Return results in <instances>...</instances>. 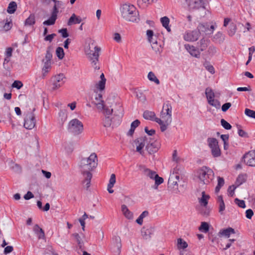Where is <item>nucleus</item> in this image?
<instances>
[{"mask_svg":"<svg viewBox=\"0 0 255 255\" xmlns=\"http://www.w3.org/2000/svg\"><path fill=\"white\" fill-rule=\"evenodd\" d=\"M59 3H55V5L54 6V10L52 12V16L51 17L45 21L43 22L44 25H52L55 23V21L56 19V14L57 13V6Z\"/></svg>","mask_w":255,"mask_h":255,"instance_id":"obj_19","label":"nucleus"},{"mask_svg":"<svg viewBox=\"0 0 255 255\" xmlns=\"http://www.w3.org/2000/svg\"><path fill=\"white\" fill-rule=\"evenodd\" d=\"M64 78V75L63 74H59L55 76L54 78V82L60 83L61 81H62Z\"/></svg>","mask_w":255,"mask_h":255,"instance_id":"obj_61","label":"nucleus"},{"mask_svg":"<svg viewBox=\"0 0 255 255\" xmlns=\"http://www.w3.org/2000/svg\"><path fill=\"white\" fill-rule=\"evenodd\" d=\"M52 57V54L50 51V48H48L45 56V58L43 59V61L51 62V58Z\"/></svg>","mask_w":255,"mask_h":255,"instance_id":"obj_52","label":"nucleus"},{"mask_svg":"<svg viewBox=\"0 0 255 255\" xmlns=\"http://www.w3.org/2000/svg\"><path fill=\"white\" fill-rule=\"evenodd\" d=\"M89 101L92 104L96 106L99 110H103L104 109L105 105L101 94H98L97 93H93L91 97L89 98Z\"/></svg>","mask_w":255,"mask_h":255,"instance_id":"obj_9","label":"nucleus"},{"mask_svg":"<svg viewBox=\"0 0 255 255\" xmlns=\"http://www.w3.org/2000/svg\"><path fill=\"white\" fill-rule=\"evenodd\" d=\"M235 202L241 208H245L246 207L245 202L244 200H241L238 198H236L235 199Z\"/></svg>","mask_w":255,"mask_h":255,"instance_id":"obj_58","label":"nucleus"},{"mask_svg":"<svg viewBox=\"0 0 255 255\" xmlns=\"http://www.w3.org/2000/svg\"><path fill=\"white\" fill-rule=\"evenodd\" d=\"M210 198V196L208 195H207L205 194V192L204 191H203L202 192V197L199 199V202L200 204L204 207H206L208 203V200Z\"/></svg>","mask_w":255,"mask_h":255,"instance_id":"obj_29","label":"nucleus"},{"mask_svg":"<svg viewBox=\"0 0 255 255\" xmlns=\"http://www.w3.org/2000/svg\"><path fill=\"white\" fill-rule=\"evenodd\" d=\"M98 165V158L95 153H92L88 158H82L80 161V167L82 172L83 180L82 185L84 188L88 190L91 185L92 174L90 172Z\"/></svg>","mask_w":255,"mask_h":255,"instance_id":"obj_1","label":"nucleus"},{"mask_svg":"<svg viewBox=\"0 0 255 255\" xmlns=\"http://www.w3.org/2000/svg\"><path fill=\"white\" fill-rule=\"evenodd\" d=\"M56 55L59 59H62L64 57V50L61 47H58L56 50Z\"/></svg>","mask_w":255,"mask_h":255,"instance_id":"obj_51","label":"nucleus"},{"mask_svg":"<svg viewBox=\"0 0 255 255\" xmlns=\"http://www.w3.org/2000/svg\"><path fill=\"white\" fill-rule=\"evenodd\" d=\"M72 236L77 243L79 249L83 251L84 250V243L80 235L78 233H74L72 234Z\"/></svg>","mask_w":255,"mask_h":255,"instance_id":"obj_25","label":"nucleus"},{"mask_svg":"<svg viewBox=\"0 0 255 255\" xmlns=\"http://www.w3.org/2000/svg\"><path fill=\"white\" fill-rule=\"evenodd\" d=\"M101 49L95 45L94 42H92L86 46L85 48V53L88 59L91 61L92 66L95 69H99L98 65V58L99 57V52Z\"/></svg>","mask_w":255,"mask_h":255,"instance_id":"obj_3","label":"nucleus"},{"mask_svg":"<svg viewBox=\"0 0 255 255\" xmlns=\"http://www.w3.org/2000/svg\"><path fill=\"white\" fill-rule=\"evenodd\" d=\"M12 20L10 18H6L5 20L4 24L3 26V28L4 31H7L10 29V28L12 27Z\"/></svg>","mask_w":255,"mask_h":255,"instance_id":"obj_41","label":"nucleus"},{"mask_svg":"<svg viewBox=\"0 0 255 255\" xmlns=\"http://www.w3.org/2000/svg\"><path fill=\"white\" fill-rule=\"evenodd\" d=\"M154 179L155 180V184L157 186H158L163 182V179L162 177H159L158 174L156 175Z\"/></svg>","mask_w":255,"mask_h":255,"instance_id":"obj_59","label":"nucleus"},{"mask_svg":"<svg viewBox=\"0 0 255 255\" xmlns=\"http://www.w3.org/2000/svg\"><path fill=\"white\" fill-rule=\"evenodd\" d=\"M136 97L142 103H145L146 101L145 96L140 91L136 92Z\"/></svg>","mask_w":255,"mask_h":255,"instance_id":"obj_49","label":"nucleus"},{"mask_svg":"<svg viewBox=\"0 0 255 255\" xmlns=\"http://www.w3.org/2000/svg\"><path fill=\"white\" fill-rule=\"evenodd\" d=\"M147 78L150 81L154 82L155 84L158 85L160 83L159 80L156 77L154 73L152 72H149L147 75Z\"/></svg>","mask_w":255,"mask_h":255,"instance_id":"obj_40","label":"nucleus"},{"mask_svg":"<svg viewBox=\"0 0 255 255\" xmlns=\"http://www.w3.org/2000/svg\"><path fill=\"white\" fill-rule=\"evenodd\" d=\"M197 176L200 183L207 185L214 179V173L211 169L204 166L197 171Z\"/></svg>","mask_w":255,"mask_h":255,"instance_id":"obj_5","label":"nucleus"},{"mask_svg":"<svg viewBox=\"0 0 255 255\" xmlns=\"http://www.w3.org/2000/svg\"><path fill=\"white\" fill-rule=\"evenodd\" d=\"M33 231L34 233L37 235L38 238L40 239H44L45 237V234L43 230L39 227L38 225H35L33 227Z\"/></svg>","mask_w":255,"mask_h":255,"instance_id":"obj_26","label":"nucleus"},{"mask_svg":"<svg viewBox=\"0 0 255 255\" xmlns=\"http://www.w3.org/2000/svg\"><path fill=\"white\" fill-rule=\"evenodd\" d=\"M172 107L170 104L164 105L160 113V118H156L155 122L160 126L161 131L163 132L172 122Z\"/></svg>","mask_w":255,"mask_h":255,"instance_id":"obj_2","label":"nucleus"},{"mask_svg":"<svg viewBox=\"0 0 255 255\" xmlns=\"http://www.w3.org/2000/svg\"><path fill=\"white\" fill-rule=\"evenodd\" d=\"M17 8V4L15 1H11L7 7V11L8 13H13Z\"/></svg>","mask_w":255,"mask_h":255,"instance_id":"obj_37","label":"nucleus"},{"mask_svg":"<svg viewBox=\"0 0 255 255\" xmlns=\"http://www.w3.org/2000/svg\"><path fill=\"white\" fill-rule=\"evenodd\" d=\"M74 143L73 142H68L65 147V150H66V154L70 155L74 150Z\"/></svg>","mask_w":255,"mask_h":255,"instance_id":"obj_42","label":"nucleus"},{"mask_svg":"<svg viewBox=\"0 0 255 255\" xmlns=\"http://www.w3.org/2000/svg\"><path fill=\"white\" fill-rule=\"evenodd\" d=\"M151 43L152 49L156 53H160L162 51V48L161 44L158 43L157 39L155 40H152V41L149 42Z\"/></svg>","mask_w":255,"mask_h":255,"instance_id":"obj_24","label":"nucleus"},{"mask_svg":"<svg viewBox=\"0 0 255 255\" xmlns=\"http://www.w3.org/2000/svg\"><path fill=\"white\" fill-rule=\"evenodd\" d=\"M188 247L187 243L182 239L179 238L177 240V248L179 249H184Z\"/></svg>","mask_w":255,"mask_h":255,"instance_id":"obj_44","label":"nucleus"},{"mask_svg":"<svg viewBox=\"0 0 255 255\" xmlns=\"http://www.w3.org/2000/svg\"><path fill=\"white\" fill-rule=\"evenodd\" d=\"M217 52V49L214 46H211L209 47L208 53L210 55H214Z\"/></svg>","mask_w":255,"mask_h":255,"instance_id":"obj_56","label":"nucleus"},{"mask_svg":"<svg viewBox=\"0 0 255 255\" xmlns=\"http://www.w3.org/2000/svg\"><path fill=\"white\" fill-rule=\"evenodd\" d=\"M116 181V175L115 174H112L110 176V180L108 185L111 187H114Z\"/></svg>","mask_w":255,"mask_h":255,"instance_id":"obj_55","label":"nucleus"},{"mask_svg":"<svg viewBox=\"0 0 255 255\" xmlns=\"http://www.w3.org/2000/svg\"><path fill=\"white\" fill-rule=\"evenodd\" d=\"M146 36L149 42L152 41V40H155L156 39H157V36L155 35H154L153 31L150 29L146 31Z\"/></svg>","mask_w":255,"mask_h":255,"instance_id":"obj_43","label":"nucleus"},{"mask_svg":"<svg viewBox=\"0 0 255 255\" xmlns=\"http://www.w3.org/2000/svg\"><path fill=\"white\" fill-rule=\"evenodd\" d=\"M247 179V175L246 174H241L239 175L237 179L236 182L238 184V186L242 184L243 183L245 182Z\"/></svg>","mask_w":255,"mask_h":255,"instance_id":"obj_47","label":"nucleus"},{"mask_svg":"<svg viewBox=\"0 0 255 255\" xmlns=\"http://www.w3.org/2000/svg\"><path fill=\"white\" fill-rule=\"evenodd\" d=\"M175 169H174L173 173L170 174L168 181V188L175 193L179 192L178 182L179 180V176L175 175Z\"/></svg>","mask_w":255,"mask_h":255,"instance_id":"obj_7","label":"nucleus"},{"mask_svg":"<svg viewBox=\"0 0 255 255\" xmlns=\"http://www.w3.org/2000/svg\"><path fill=\"white\" fill-rule=\"evenodd\" d=\"M199 229L204 233H207L209 229V224L206 222H202Z\"/></svg>","mask_w":255,"mask_h":255,"instance_id":"obj_48","label":"nucleus"},{"mask_svg":"<svg viewBox=\"0 0 255 255\" xmlns=\"http://www.w3.org/2000/svg\"><path fill=\"white\" fill-rule=\"evenodd\" d=\"M123 108L120 104L117 105V107L114 109V116L115 118V121L113 124L115 125H119L121 122V120L124 115Z\"/></svg>","mask_w":255,"mask_h":255,"instance_id":"obj_13","label":"nucleus"},{"mask_svg":"<svg viewBox=\"0 0 255 255\" xmlns=\"http://www.w3.org/2000/svg\"><path fill=\"white\" fill-rule=\"evenodd\" d=\"M231 104L230 103H226L224 104L222 107V110L223 112H226L231 107Z\"/></svg>","mask_w":255,"mask_h":255,"instance_id":"obj_63","label":"nucleus"},{"mask_svg":"<svg viewBox=\"0 0 255 255\" xmlns=\"http://www.w3.org/2000/svg\"><path fill=\"white\" fill-rule=\"evenodd\" d=\"M208 103L210 105L215 107L217 109H219L221 107V104L218 100L214 99L211 100H209Z\"/></svg>","mask_w":255,"mask_h":255,"instance_id":"obj_45","label":"nucleus"},{"mask_svg":"<svg viewBox=\"0 0 255 255\" xmlns=\"http://www.w3.org/2000/svg\"><path fill=\"white\" fill-rule=\"evenodd\" d=\"M143 117L148 120H150L155 122L156 117L155 114L154 112L150 111H145L143 114Z\"/></svg>","mask_w":255,"mask_h":255,"instance_id":"obj_23","label":"nucleus"},{"mask_svg":"<svg viewBox=\"0 0 255 255\" xmlns=\"http://www.w3.org/2000/svg\"><path fill=\"white\" fill-rule=\"evenodd\" d=\"M115 121V118L114 117L112 119L109 117H106L104 121V126L105 127H110L111 126H116L113 124V122Z\"/></svg>","mask_w":255,"mask_h":255,"instance_id":"obj_36","label":"nucleus"},{"mask_svg":"<svg viewBox=\"0 0 255 255\" xmlns=\"http://www.w3.org/2000/svg\"><path fill=\"white\" fill-rule=\"evenodd\" d=\"M106 82L104 80H100L95 85L96 88L100 91H103L105 88Z\"/></svg>","mask_w":255,"mask_h":255,"instance_id":"obj_50","label":"nucleus"},{"mask_svg":"<svg viewBox=\"0 0 255 255\" xmlns=\"http://www.w3.org/2000/svg\"><path fill=\"white\" fill-rule=\"evenodd\" d=\"M205 94L207 99V101L215 99V94L211 89L207 88L205 91Z\"/></svg>","mask_w":255,"mask_h":255,"instance_id":"obj_38","label":"nucleus"},{"mask_svg":"<svg viewBox=\"0 0 255 255\" xmlns=\"http://www.w3.org/2000/svg\"><path fill=\"white\" fill-rule=\"evenodd\" d=\"M237 26L234 23H231L229 27V30L228 31V35L230 36H233L234 35L237 31Z\"/></svg>","mask_w":255,"mask_h":255,"instance_id":"obj_39","label":"nucleus"},{"mask_svg":"<svg viewBox=\"0 0 255 255\" xmlns=\"http://www.w3.org/2000/svg\"><path fill=\"white\" fill-rule=\"evenodd\" d=\"M67 129L70 134L74 136H77L83 132V124L79 120L74 119L71 120L68 124Z\"/></svg>","mask_w":255,"mask_h":255,"instance_id":"obj_6","label":"nucleus"},{"mask_svg":"<svg viewBox=\"0 0 255 255\" xmlns=\"http://www.w3.org/2000/svg\"><path fill=\"white\" fill-rule=\"evenodd\" d=\"M215 30L214 25L210 26L208 23H200L197 26V30L201 32L205 33L207 35L211 34Z\"/></svg>","mask_w":255,"mask_h":255,"instance_id":"obj_14","label":"nucleus"},{"mask_svg":"<svg viewBox=\"0 0 255 255\" xmlns=\"http://www.w3.org/2000/svg\"><path fill=\"white\" fill-rule=\"evenodd\" d=\"M235 230L232 228H228L226 229L221 230L218 234L220 237L224 236L226 238H229L231 234H234Z\"/></svg>","mask_w":255,"mask_h":255,"instance_id":"obj_22","label":"nucleus"},{"mask_svg":"<svg viewBox=\"0 0 255 255\" xmlns=\"http://www.w3.org/2000/svg\"><path fill=\"white\" fill-rule=\"evenodd\" d=\"M245 114L252 118L255 119V111L249 109H246L245 111Z\"/></svg>","mask_w":255,"mask_h":255,"instance_id":"obj_53","label":"nucleus"},{"mask_svg":"<svg viewBox=\"0 0 255 255\" xmlns=\"http://www.w3.org/2000/svg\"><path fill=\"white\" fill-rule=\"evenodd\" d=\"M114 241L115 244V248L113 251L116 253L120 254L121 252V248L122 247L121 240L120 237L117 236L114 238Z\"/></svg>","mask_w":255,"mask_h":255,"instance_id":"obj_27","label":"nucleus"},{"mask_svg":"<svg viewBox=\"0 0 255 255\" xmlns=\"http://www.w3.org/2000/svg\"><path fill=\"white\" fill-rule=\"evenodd\" d=\"M141 236L143 239L148 240L151 238V235L152 234V230L151 229H145L144 228H142L141 231Z\"/></svg>","mask_w":255,"mask_h":255,"instance_id":"obj_31","label":"nucleus"},{"mask_svg":"<svg viewBox=\"0 0 255 255\" xmlns=\"http://www.w3.org/2000/svg\"><path fill=\"white\" fill-rule=\"evenodd\" d=\"M200 36V32L197 30H188L185 32L183 38L185 41L193 42L197 40Z\"/></svg>","mask_w":255,"mask_h":255,"instance_id":"obj_11","label":"nucleus"},{"mask_svg":"<svg viewBox=\"0 0 255 255\" xmlns=\"http://www.w3.org/2000/svg\"><path fill=\"white\" fill-rule=\"evenodd\" d=\"M209 42L204 38L201 39L198 42V46L200 51H204L208 46Z\"/></svg>","mask_w":255,"mask_h":255,"instance_id":"obj_28","label":"nucleus"},{"mask_svg":"<svg viewBox=\"0 0 255 255\" xmlns=\"http://www.w3.org/2000/svg\"><path fill=\"white\" fill-rule=\"evenodd\" d=\"M160 147L159 143L157 141H150L146 146V149L151 154L156 152Z\"/></svg>","mask_w":255,"mask_h":255,"instance_id":"obj_15","label":"nucleus"},{"mask_svg":"<svg viewBox=\"0 0 255 255\" xmlns=\"http://www.w3.org/2000/svg\"><path fill=\"white\" fill-rule=\"evenodd\" d=\"M121 210L124 216L128 220H132L133 216V213L130 211L126 205H122Z\"/></svg>","mask_w":255,"mask_h":255,"instance_id":"obj_21","label":"nucleus"},{"mask_svg":"<svg viewBox=\"0 0 255 255\" xmlns=\"http://www.w3.org/2000/svg\"><path fill=\"white\" fill-rule=\"evenodd\" d=\"M147 138L144 137H140L137 138L134 141V143L136 146V151L139 152L141 155L143 154V151L142 150L143 147L145 144V140H146Z\"/></svg>","mask_w":255,"mask_h":255,"instance_id":"obj_16","label":"nucleus"},{"mask_svg":"<svg viewBox=\"0 0 255 255\" xmlns=\"http://www.w3.org/2000/svg\"><path fill=\"white\" fill-rule=\"evenodd\" d=\"M221 124L226 129H230L232 128L231 125L224 119H221Z\"/></svg>","mask_w":255,"mask_h":255,"instance_id":"obj_54","label":"nucleus"},{"mask_svg":"<svg viewBox=\"0 0 255 255\" xmlns=\"http://www.w3.org/2000/svg\"><path fill=\"white\" fill-rule=\"evenodd\" d=\"M122 17L127 21L137 22L139 20L135 7L129 3H125L120 8Z\"/></svg>","mask_w":255,"mask_h":255,"instance_id":"obj_4","label":"nucleus"},{"mask_svg":"<svg viewBox=\"0 0 255 255\" xmlns=\"http://www.w3.org/2000/svg\"><path fill=\"white\" fill-rule=\"evenodd\" d=\"M22 85H23V84H22V83L20 81H15L13 83V84L12 85V86L13 88H16L17 89H20L22 87Z\"/></svg>","mask_w":255,"mask_h":255,"instance_id":"obj_60","label":"nucleus"},{"mask_svg":"<svg viewBox=\"0 0 255 255\" xmlns=\"http://www.w3.org/2000/svg\"><path fill=\"white\" fill-rule=\"evenodd\" d=\"M185 48L190 53V54L196 58H199L200 56V51L199 50L193 45L190 44H185Z\"/></svg>","mask_w":255,"mask_h":255,"instance_id":"obj_17","label":"nucleus"},{"mask_svg":"<svg viewBox=\"0 0 255 255\" xmlns=\"http://www.w3.org/2000/svg\"><path fill=\"white\" fill-rule=\"evenodd\" d=\"M35 126V120L34 114L32 112L28 113L24 118V128L26 129H31Z\"/></svg>","mask_w":255,"mask_h":255,"instance_id":"obj_10","label":"nucleus"},{"mask_svg":"<svg viewBox=\"0 0 255 255\" xmlns=\"http://www.w3.org/2000/svg\"><path fill=\"white\" fill-rule=\"evenodd\" d=\"M154 0H137V3L139 7L144 8L154 2Z\"/></svg>","mask_w":255,"mask_h":255,"instance_id":"obj_32","label":"nucleus"},{"mask_svg":"<svg viewBox=\"0 0 255 255\" xmlns=\"http://www.w3.org/2000/svg\"><path fill=\"white\" fill-rule=\"evenodd\" d=\"M35 23V17L33 14H30L29 16L25 20V25L30 26Z\"/></svg>","mask_w":255,"mask_h":255,"instance_id":"obj_46","label":"nucleus"},{"mask_svg":"<svg viewBox=\"0 0 255 255\" xmlns=\"http://www.w3.org/2000/svg\"><path fill=\"white\" fill-rule=\"evenodd\" d=\"M44 65L42 68L43 76H45L51 68V62L43 61Z\"/></svg>","mask_w":255,"mask_h":255,"instance_id":"obj_33","label":"nucleus"},{"mask_svg":"<svg viewBox=\"0 0 255 255\" xmlns=\"http://www.w3.org/2000/svg\"><path fill=\"white\" fill-rule=\"evenodd\" d=\"M140 169L142 171L143 174L150 179H154L157 174L154 171L145 167L144 166L140 165Z\"/></svg>","mask_w":255,"mask_h":255,"instance_id":"obj_20","label":"nucleus"},{"mask_svg":"<svg viewBox=\"0 0 255 255\" xmlns=\"http://www.w3.org/2000/svg\"><path fill=\"white\" fill-rule=\"evenodd\" d=\"M44 255H58L54 252L52 248L47 250L44 253Z\"/></svg>","mask_w":255,"mask_h":255,"instance_id":"obj_64","label":"nucleus"},{"mask_svg":"<svg viewBox=\"0 0 255 255\" xmlns=\"http://www.w3.org/2000/svg\"><path fill=\"white\" fill-rule=\"evenodd\" d=\"M236 186H235L234 185L230 186L228 189V191L229 192V195L231 196H233L234 195V191L236 188Z\"/></svg>","mask_w":255,"mask_h":255,"instance_id":"obj_62","label":"nucleus"},{"mask_svg":"<svg viewBox=\"0 0 255 255\" xmlns=\"http://www.w3.org/2000/svg\"><path fill=\"white\" fill-rule=\"evenodd\" d=\"M204 66L210 73L214 74L215 73V70L213 66L210 65L209 63H206L204 64Z\"/></svg>","mask_w":255,"mask_h":255,"instance_id":"obj_57","label":"nucleus"},{"mask_svg":"<svg viewBox=\"0 0 255 255\" xmlns=\"http://www.w3.org/2000/svg\"><path fill=\"white\" fill-rule=\"evenodd\" d=\"M207 142L209 147L211 148L212 155L214 157L220 156L221 152L217 139L215 138H208Z\"/></svg>","mask_w":255,"mask_h":255,"instance_id":"obj_8","label":"nucleus"},{"mask_svg":"<svg viewBox=\"0 0 255 255\" xmlns=\"http://www.w3.org/2000/svg\"><path fill=\"white\" fill-rule=\"evenodd\" d=\"M189 5L192 9H198L205 8L204 2L202 0H190Z\"/></svg>","mask_w":255,"mask_h":255,"instance_id":"obj_18","label":"nucleus"},{"mask_svg":"<svg viewBox=\"0 0 255 255\" xmlns=\"http://www.w3.org/2000/svg\"><path fill=\"white\" fill-rule=\"evenodd\" d=\"M225 39V36L221 32H218L213 37V40L217 43H221Z\"/></svg>","mask_w":255,"mask_h":255,"instance_id":"obj_35","label":"nucleus"},{"mask_svg":"<svg viewBox=\"0 0 255 255\" xmlns=\"http://www.w3.org/2000/svg\"><path fill=\"white\" fill-rule=\"evenodd\" d=\"M81 22V19L79 17H76V15L73 13L69 18L68 21V25H71L73 24L80 23Z\"/></svg>","mask_w":255,"mask_h":255,"instance_id":"obj_34","label":"nucleus"},{"mask_svg":"<svg viewBox=\"0 0 255 255\" xmlns=\"http://www.w3.org/2000/svg\"><path fill=\"white\" fill-rule=\"evenodd\" d=\"M245 163L250 166L255 167V150L249 151L244 156Z\"/></svg>","mask_w":255,"mask_h":255,"instance_id":"obj_12","label":"nucleus"},{"mask_svg":"<svg viewBox=\"0 0 255 255\" xmlns=\"http://www.w3.org/2000/svg\"><path fill=\"white\" fill-rule=\"evenodd\" d=\"M160 21L162 26L167 30L168 32L171 31V29L169 26V18L167 16H164L160 18Z\"/></svg>","mask_w":255,"mask_h":255,"instance_id":"obj_30","label":"nucleus"}]
</instances>
